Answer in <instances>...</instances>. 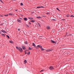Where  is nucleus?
<instances>
[{
	"label": "nucleus",
	"instance_id": "2",
	"mask_svg": "<svg viewBox=\"0 0 74 74\" xmlns=\"http://www.w3.org/2000/svg\"><path fill=\"white\" fill-rule=\"evenodd\" d=\"M18 50H20V52H22L23 51V49L21 47H19V49H18Z\"/></svg>",
	"mask_w": 74,
	"mask_h": 74
},
{
	"label": "nucleus",
	"instance_id": "37",
	"mask_svg": "<svg viewBox=\"0 0 74 74\" xmlns=\"http://www.w3.org/2000/svg\"><path fill=\"white\" fill-rule=\"evenodd\" d=\"M40 7H41V8H44V7L43 6H40Z\"/></svg>",
	"mask_w": 74,
	"mask_h": 74
},
{
	"label": "nucleus",
	"instance_id": "48",
	"mask_svg": "<svg viewBox=\"0 0 74 74\" xmlns=\"http://www.w3.org/2000/svg\"><path fill=\"white\" fill-rule=\"evenodd\" d=\"M3 25V24H2V25Z\"/></svg>",
	"mask_w": 74,
	"mask_h": 74
},
{
	"label": "nucleus",
	"instance_id": "1",
	"mask_svg": "<svg viewBox=\"0 0 74 74\" xmlns=\"http://www.w3.org/2000/svg\"><path fill=\"white\" fill-rule=\"evenodd\" d=\"M49 69L52 70L54 69L53 67L52 66H50L49 68Z\"/></svg>",
	"mask_w": 74,
	"mask_h": 74
},
{
	"label": "nucleus",
	"instance_id": "21",
	"mask_svg": "<svg viewBox=\"0 0 74 74\" xmlns=\"http://www.w3.org/2000/svg\"><path fill=\"white\" fill-rule=\"evenodd\" d=\"M9 15H13L14 14H9Z\"/></svg>",
	"mask_w": 74,
	"mask_h": 74
},
{
	"label": "nucleus",
	"instance_id": "30",
	"mask_svg": "<svg viewBox=\"0 0 74 74\" xmlns=\"http://www.w3.org/2000/svg\"><path fill=\"white\" fill-rule=\"evenodd\" d=\"M71 17H74V16H73V15H71Z\"/></svg>",
	"mask_w": 74,
	"mask_h": 74
},
{
	"label": "nucleus",
	"instance_id": "42",
	"mask_svg": "<svg viewBox=\"0 0 74 74\" xmlns=\"http://www.w3.org/2000/svg\"><path fill=\"white\" fill-rule=\"evenodd\" d=\"M26 26L27 27H29V26H28L27 25H26Z\"/></svg>",
	"mask_w": 74,
	"mask_h": 74
},
{
	"label": "nucleus",
	"instance_id": "13",
	"mask_svg": "<svg viewBox=\"0 0 74 74\" xmlns=\"http://www.w3.org/2000/svg\"><path fill=\"white\" fill-rule=\"evenodd\" d=\"M32 49H31V48H30V47H28V50H31Z\"/></svg>",
	"mask_w": 74,
	"mask_h": 74
},
{
	"label": "nucleus",
	"instance_id": "11",
	"mask_svg": "<svg viewBox=\"0 0 74 74\" xmlns=\"http://www.w3.org/2000/svg\"><path fill=\"white\" fill-rule=\"evenodd\" d=\"M28 18H29V20H33L34 19L33 18L31 17H29Z\"/></svg>",
	"mask_w": 74,
	"mask_h": 74
},
{
	"label": "nucleus",
	"instance_id": "15",
	"mask_svg": "<svg viewBox=\"0 0 74 74\" xmlns=\"http://www.w3.org/2000/svg\"><path fill=\"white\" fill-rule=\"evenodd\" d=\"M10 43L12 44H13V42L12 41H10Z\"/></svg>",
	"mask_w": 74,
	"mask_h": 74
},
{
	"label": "nucleus",
	"instance_id": "6",
	"mask_svg": "<svg viewBox=\"0 0 74 74\" xmlns=\"http://www.w3.org/2000/svg\"><path fill=\"white\" fill-rule=\"evenodd\" d=\"M37 47L39 48H42V47L41 46H40L39 45H38Z\"/></svg>",
	"mask_w": 74,
	"mask_h": 74
},
{
	"label": "nucleus",
	"instance_id": "26",
	"mask_svg": "<svg viewBox=\"0 0 74 74\" xmlns=\"http://www.w3.org/2000/svg\"><path fill=\"white\" fill-rule=\"evenodd\" d=\"M52 21H56V20L55 19H52Z\"/></svg>",
	"mask_w": 74,
	"mask_h": 74
},
{
	"label": "nucleus",
	"instance_id": "29",
	"mask_svg": "<svg viewBox=\"0 0 74 74\" xmlns=\"http://www.w3.org/2000/svg\"><path fill=\"white\" fill-rule=\"evenodd\" d=\"M21 6L23 5V4L22 3H21Z\"/></svg>",
	"mask_w": 74,
	"mask_h": 74
},
{
	"label": "nucleus",
	"instance_id": "18",
	"mask_svg": "<svg viewBox=\"0 0 74 74\" xmlns=\"http://www.w3.org/2000/svg\"><path fill=\"white\" fill-rule=\"evenodd\" d=\"M37 18H38V19H39V18H41V17H40V16H38V17H37Z\"/></svg>",
	"mask_w": 74,
	"mask_h": 74
},
{
	"label": "nucleus",
	"instance_id": "39",
	"mask_svg": "<svg viewBox=\"0 0 74 74\" xmlns=\"http://www.w3.org/2000/svg\"><path fill=\"white\" fill-rule=\"evenodd\" d=\"M29 25H31V23H30V22H29Z\"/></svg>",
	"mask_w": 74,
	"mask_h": 74
},
{
	"label": "nucleus",
	"instance_id": "49",
	"mask_svg": "<svg viewBox=\"0 0 74 74\" xmlns=\"http://www.w3.org/2000/svg\"><path fill=\"white\" fill-rule=\"evenodd\" d=\"M42 36H40V37H41Z\"/></svg>",
	"mask_w": 74,
	"mask_h": 74
},
{
	"label": "nucleus",
	"instance_id": "25",
	"mask_svg": "<svg viewBox=\"0 0 74 74\" xmlns=\"http://www.w3.org/2000/svg\"><path fill=\"white\" fill-rule=\"evenodd\" d=\"M43 16V17H45L46 16L45 15H43V16Z\"/></svg>",
	"mask_w": 74,
	"mask_h": 74
},
{
	"label": "nucleus",
	"instance_id": "36",
	"mask_svg": "<svg viewBox=\"0 0 74 74\" xmlns=\"http://www.w3.org/2000/svg\"><path fill=\"white\" fill-rule=\"evenodd\" d=\"M37 8H40L41 7H37Z\"/></svg>",
	"mask_w": 74,
	"mask_h": 74
},
{
	"label": "nucleus",
	"instance_id": "27",
	"mask_svg": "<svg viewBox=\"0 0 74 74\" xmlns=\"http://www.w3.org/2000/svg\"><path fill=\"white\" fill-rule=\"evenodd\" d=\"M69 17V15H66V17Z\"/></svg>",
	"mask_w": 74,
	"mask_h": 74
},
{
	"label": "nucleus",
	"instance_id": "12",
	"mask_svg": "<svg viewBox=\"0 0 74 74\" xmlns=\"http://www.w3.org/2000/svg\"><path fill=\"white\" fill-rule=\"evenodd\" d=\"M51 42H52V43H53V44L55 43V42H54V41H53V40H51Z\"/></svg>",
	"mask_w": 74,
	"mask_h": 74
},
{
	"label": "nucleus",
	"instance_id": "20",
	"mask_svg": "<svg viewBox=\"0 0 74 74\" xmlns=\"http://www.w3.org/2000/svg\"><path fill=\"white\" fill-rule=\"evenodd\" d=\"M38 27H41V26L40 25L39 23H38Z\"/></svg>",
	"mask_w": 74,
	"mask_h": 74
},
{
	"label": "nucleus",
	"instance_id": "10",
	"mask_svg": "<svg viewBox=\"0 0 74 74\" xmlns=\"http://www.w3.org/2000/svg\"><path fill=\"white\" fill-rule=\"evenodd\" d=\"M50 29V27L49 26H47V29L49 30Z\"/></svg>",
	"mask_w": 74,
	"mask_h": 74
},
{
	"label": "nucleus",
	"instance_id": "9",
	"mask_svg": "<svg viewBox=\"0 0 74 74\" xmlns=\"http://www.w3.org/2000/svg\"><path fill=\"white\" fill-rule=\"evenodd\" d=\"M24 64H25L27 63V61L26 60H25V61H24Z\"/></svg>",
	"mask_w": 74,
	"mask_h": 74
},
{
	"label": "nucleus",
	"instance_id": "5",
	"mask_svg": "<svg viewBox=\"0 0 74 74\" xmlns=\"http://www.w3.org/2000/svg\"><path fill=\"white\" fill-rule=\"evenodd\" d=\"M1 32H3V33H7V32H6L5 31V30H1Z\"/></svg>",
	"mask_w": 74,
	"mask_h": 74
},
{
	"label": "nucleus",
	"instance_id": "16",
	"mask_svg": "<svg viewBox=\"0 0 74 74\" xmlns=\"http://www.w3.org/2000/svg\"><path fill=\"white\" fill-rule=\"evenodd\" d=\"M41 50L42 51H43L44 50V49L43 48H41Z\"/></svg>",
	"mask_w": 74,
	"mask_h": 74
},
{
	"label": "nucleus",
	"instance_id": "47",
	"mask_svg": "<svg viewBox=\"0 0 74 74\" xmlns=\"http://www.w3.org/2000/svg\"><path fill=\"white\" fill-rule=\"evenodd\" d=\"M14 1H16V0H14Z\"/></svg>",
	"mask_w": 74,
	"mask_h": 74
},
{
	"label": "nucleus",
	"instance_id": "3",
	"mask_svg": "<svg viewBox=\"0 0 74 74\" xmlns=\"http://www.w3.org/2000/svg\"><path fill=\"white\" fill-rule=\"evenodd\" d=\"M21 47H22L23 49L24 50L26 49V47L25 46H22Z\"/></svg>",
	"mask_w": 74,
	"mask_h": 74
},
{
	"label": "nucleus",
	"instance_id": "14",
	"mask_svg": "<svg viewBox=\"0 0 74 74\" xmlns=\"http://www.w3.org/2000/svg\"><path fill=\"white\" fill-rule=\"evenodd\" d=\"M1 36H3L5 37V35H4V34H1Z\"/></svg>",
	"mask_w": 74,
	"mask_h": 74
},
{
	"label": "nucleus",
	"instance_id": "38",
	"mask_svg": "<svg viewBox=\"0 0 74 74\" xmlns=\"http://www.w3.org/2000/svg\"><path fill=\"white\" fill-rule=\"evenodd\" d=\"M46 14H48V15H50V14H49V13H46Z\"/></svg>",
	"mask_w": 74,
	"mask_h": 74
},
{
	"label": "nucleus",
	"instance_id": "40",
	"mask_svg": "<svg viewBox=\"0 0 74 74\" xmlns=\"http://www.w3.org/2000/svg\"><path fill=\"white\" fill-rule=\"evenodd\" d=\"M0 1H1V2L2 3H3V2H2V1H1V0H0Z\"/></svg>",
	"mask_w": 74,
	"mask_h": 74
},
{
	"label": "nucleus",
	"instance_id": "45",
	"mask_svg": "<svg viewBox=\"0 0 74 74\" xmlns=\"http://www.w3.org/2000/svg\"><path fill=\"white\" fill-rule=\"evenodd\" d=\"M18 11V10H16V11Z\"/></svg>",
	"mask_w": 74,
	"mask_h": 74
},
{
	"label": "nucleus",
	"instance_id": "33",
	"mask_svg": "<svg viewBox=\"0 0 74 74\" xmlns=\"http://www.w3.org/2000/svg\"><path fill=\"white\" fill-rule=\"evenodd\" d=\"M4 16H8V15H4Z\"/></svg>",
	"mask_w": 74,
	"mask_h": 74
},
{
	"label": "nucleus",
	"instance_id": "7",
	"mask_svg": "<svg viewBox=\"0 0 74 74\" xmlns=\"http://www.w3.org/2000/svg\"><path fill=\"white\" fill-rule=\"evenodd\" d=\"M24 21H28V19L27 18H24Z\"/></svg>",
	"mask_w": 74,
	"mask_h": 74
},
{
	"label": "nucleus",
	"instance_id": "32",
	"mask_svg": "<svg viewBox=\"0 0 74 74\" xmlns=\"http://www.w3.org/2000/svg\"><path fill=\"white\" fill-rule=\"evenodd\" d=\"M25 54H27V52H26V51H25Z\"/></svg>",
	"mask_w": 74,
	"mask_h": 74
},
{
	"label": "nucleus",
	"instance_id": "35",
	"mask_svg": "<svg viewBox=\"0 0 74 74\" xmlns=\"http://www.w3.org/2000/svg\"><path fill=\"white\" fill-rule=\"evenodd\" d=\"M43 71H44V70H42L41 71H40V72H43Z\"/></svg>",
	"mask_w": 74,
	"mask_h": 74
},
{
	"label": "nucleus",
	"instance_id": "41",
	"mask_svg": "<svg viewBox=\"0 0 74 74\" xmlns=\"http://www.w3.org/2000/svg\"><path fill=\"white\" fill-rule=\"evenodd\" d=\"M2 34V33H1V32L0 31V34Z\"/></svg>",
	"mask_w": 74,
	"mask_h": 74
},
{
	"label": "nucleus",
	"instance_id": "8",
	"mask_svg": "<svg viewBox=\"0 0 74 74\" xmlns=\"http://www.w3.org/2000/svg\"><path fill=\"white\" fill-rule=\"evenodd\" d=\"M52 51V50H51L50 49H48V50H46V51L49 52V51Z\"/></svg>",
	"mask_w": 74,
	"mask_h": 74
},
{
	"label": "nucleus",
	"instance_id": "17",
	"mask_svg": "<svg viewBox=\"0 0 74 74\" xmlns=\"http://www.w3.org/2000/svg\"><path fill=\"white\" fill-rule=\"evenodd\" d=\"M30 22H33V23H34V22H35V21L33 20L32 21H30Z\"/></svg>",
	"mask_w": 74,
	"mask_h": 74
},
{
	"label": "nucleus",
	"instance_id": "24",
	"mask_svg": "<svg viewBox=\"0 0 74 74\" xmlns=\"http://www.w3.org/2000/svg\"><path fill=\"white\" fill-rule=\"evenodd\" d=\"M25 44L28 45V43H27V41H26L25 43Z\"/></svg>",
	"mask_w": 74,
	"mask_h": 74
},
{
	"label": "nucleus",
	"instance_id": "43",
	"mask_svg": "<svg viewBox=\"0 0 74 74\" xmlns=\"http://www.w3.org/2000/svg\"><path fill=\"white\" fill-rule=\"evenodd\" d=\"M18 31H20V29H18Z\"/></svg>",
	"mask_w": 74,
	"mask_h": 74
},
{
	"label": "nucleus",
	"instance_id": "31",
	"mask_svg": "<svg viewBox=\"0 0 74 74\" xmlns=\"http://www.w3.org/2000/svg\"><path fill=\"white\" fill-rule=\"evenodd\" d=\"M56 10H57L60 11V10H59V9H58V8H56Z\"/></svg>",
	"mask_w": 74,
	"mask_h": 74
},
{
	"label": "nucleus",
	"instance_id": "19",
	"mask_svg": "<svg viewBox=\"0 0 74 74\" xmlns=\"http://www.w3.org/2000/svg\"><path fill=\"white\" fill-rule=\"evenodd\" d=\"M6 37L8 38V39H9L10 38V37H9V36H8V35H6Z\"/></svg>",
	"mask_w": 74,
	"mask_h": 74
},
{
	"label": "nucleus",
	"instance_id": "28",
	"mask_svg": "<svg viewBox=\"0 0 74 74\" xmlns=\"http://www.w3.org/2000/svg\"><path fill=\"white\" fill-rule=\"evenodd\" d=\"M30 54V52H29L28 53V55H29Z\"/></svg>",
	"mask_w": 74,
	"mask_h": 74
},
{
	"label": "nucleus",
	"instance_id": "34",
	"mask_svg": "<svg viewBox=\"0 0 74 74\" xmlns=\"http://www.w3.org/2000/svg\"><path fill=\"white\" fill-rule=\"evenodd\" d=\"M19 18H20V19L21 20H23V18H21L19 17Z\"/></svg>",
	"mask_w": 74,
	"mask_h": 74
},
{
	"label": "nucleus",
	"instance_id": "46",
	"mask_svg": "<svg viewBox=\"0 0 74 74\" xmlns=\"http://www.w3.org/2000/svg\"><path fill=\"white\" fill-rule=\"evenodd\" d=\"M3 16H1V17H3Z\"/></svg>",
	"mask_w": 74,
	"mask_h": 74
},
{
	"label": "nucleus",
	"instance_id": "44",
	"mask_svg": "<svg viewBox=\"0 0 74 74\" xmlns=\"http://www.w3.org/2000/svg\"><path fill=\"white\" fill-rule=\"evenodd\" d=\"M69 36H72V35H71V34H69Z\"/></svg>",
	"mask_w": 74,
	"mask_h": 74
},
{
	"label": "nucleus",
	"instance_id": "22",
	"mask_svg": "<svg viewBox=\"0 0 74 74\" xmlns=\"http://www.w3.org/2000/svg\"><path fill=\"white\" fill-rule=\"evenodd\" d=\"M33 45L34 46V47H36V45L34 43H33Z\"/></svg>",
	"mask_w": 74,
	"mask_h": 74
},
{
	"label": "nucleus",
	"instance_id": "4",
	"mask_svg": "<svg viewBox=\"0 0 74 74\" xmlns=\"http://www.w3.org/2000/svg\"><path fill=\"white\" fill-rule=\"evenodd\" d=\"M17 21H18V22L21 23V20H19V19H17Z\"/></svg>",
	"mask_w": 74,
	"mask_h": 74
},
{
	"label": "nucleus",
	"instance_id": "23",
	"mask_svg": "<svg viewBox=\"0 0 74 74\" xmlns=\"http://www.w3.org/2000/svg\"><path fill=\"white\" fill-rule=\"evenodd\" d=\"M16 48L18 49V50L19 49V48H18V47H16Z\"/></svg>",
	"mask_w": 74,
	"mask_h": 74
}]
</instances>
